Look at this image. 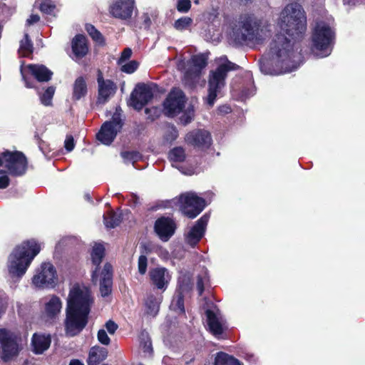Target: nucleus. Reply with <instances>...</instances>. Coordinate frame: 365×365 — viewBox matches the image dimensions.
<instances>
[{
    "instance_id": "obj_34",
    "label": "nucleus",
    "mask_w": 365,
    "mask_h": 365,
    "mask_svg": "<svg viewBox=\"0 0 365 365\" xmlns=\"http://www.w3.org/2000/svg\"><path fill=\"white\" fill-rule=\"evenodd\" d=\"M168 159L173 163H182L186 159L185 149L181 146L172 148L168 153Z\"/></svg>"
},
{
    "instance_id": "obj_46",
    "label": "nucleus",
    "mask_w": 365,
    "mask_h": 365,
    "mask_svg": "<svg viewBox=\"0 0 365 365\" xmlns=\"http://www.w3.org/2000/svg\"><path fill=\"white\" fill-rule=\"evenodd\" d=\"M148 267V258L145 255H141L138 257V272L141 275H144L147 272Z\"/></svg>"
},
{
    "instance_id": "obj_51",
    "label": "nucleus",
    "mask_w": 365,
    "mask_h": 365,
    "mask_svg": "<svg viewBox=\"0 0 365 365\" xmlns=\"http://www.w3.org/2000/svg\"><path fill=\"white\" fill-rule=\"evenodd\" d=\"M105 327L110 334H113L118 328V324L113 320L110 319L106 322Z\"/></svg>"
},
{
    "instance_id": "obj_3",
    "label": "nucleus",
    "mask_w": 365,
    "mask_h": 365,
    "mask_svg": "<svg viewBox=\"0 0 365 365\" xmlns=\"http://www.w3.org/2000/svg\"><path fill=\"white\" fill-rule=\"evenodd\" d=\"M41 249L40 244L34 239L24 240L16 246L9 256V272L21 277Z\"/></svg>"
},
{
    "instance_id": "obj_59",
    "label": "nucleus",
    "mask_w": 365,
    "mask_h": 365,
    "mask_svg": "<svg viewBox=\"0 0 365 365\" xmlns=\"http://www.w3.org/2000/svg\"><path fill=\"white\" fill-rule=\"evenodd\" d=\"M34 138L36 140L39 148L43 151L46 143L40 138L38 133H35Z\"/></svg>"
},
{
    "instance_id": "obj_16",
    "label": "nucleus",
    "mask_w": 365,
    "mask_h": 365,
    "mask_svg": "<svg viewBox=\"0 0 365 365\" xmlns=\"http://www.w3.org/2000/svg\"><path fill=\"white\" fill-rule=\"evenodd\" d=\"M97 82L98 85L97 102L104 104L115 93L117 86L113 81L104 80L101 70L98 71Z\"/></svg>"
},
{
    "instance_id": "obj_58",
    "label": "nucleus",
    "mask_w": 365,
    "mask_h": 365,
    "mask_svg": "<svg viewBox=\"0 0 365 365\" xmlns=\"http://www.w3.org/2000/svg\"><path fill=\"white\" fill-rule=\"evenodd\" d=\"M178 136V130L175 128H173L168 134L166 135V140L173 141L176 140Z\"/></svg>"
},
{
    "instance_id": "obj_19",
    "label": "nucleus",
    "mask_w": 365,
    "mask_h": 365,
    "mask_svg": "<svg viewBox=\"0 0 365 365\" xmlns=\"http://www.w3.org/2000/svg\"><path fill=\"white\" fill-rule=\"evenodd\" d=\"M134 0H116L109 8L110 14L117 19H128L133 14Z\"/></svg>"
},
{
    "instance_id": "obj_4",
    "label": "nucleus",
    "mask_w": 365,
    "mask_h": 365,
    "mask_svg": "<svg viewBox=\"0 0 365 365\" xmlns=\"http://www.w3.org/2000/svg\"><path fill=\"white\" fill-rule=\"evenodd\" d=\"M282 14L281 29L285 34L294 41L302 38L307 29V17L302 5L289 4Z\"/></svg>"
},
{
    "instance_id": "obj_9",
    "label": "nucleus",
    "mask_w": 365,
    "mask_h": 365,
    "mask_svg": "<svg viewBox=\"0 0 365 365\" xmlns=\"http://www.w3.org/2000/svg\"><path fill=\"white\" fill-rule=\"evenodd\" d=\"M178 205L179 210L185 217L194 219L205 209L206 201L195 192H186L178 196Z\"/></svg>"
},
{
    "instance_id": "obj_56",
    "label": "nucleus",
    "mask_w": 365,
    "mask_h": 365,
    "mask_svg": "<svg viewBox=\"0 0 365 365\" xmlns=\"http://www.w3.org/2000/svg\"><path fill=\"white\" fill-rule=\"evenodd\" d=\"M10 180L7 175L0 176V189H5L9 185Z\"/></svg>"
},
{
    "instance_id": "obj_12",
    "label": "nucleus",
    "mask_w": 365,
    "mask_h": 365,
    "mask_svg": "<svg viewBox=\"0 0 365 365\" xmlns=\"http://www.w3.org/2000/svg\"><path fill=\"white\" fill-rule=\"evenodd\" d=\"M153 98L152 88L144 83L136 85L130 94V106L137 110H140Z\"/></svg>"
},
{
    "instance_id": "obj_24",
    "label": "nucleus",
    "mask_w": 365,
    "mask_h": 365,
    "mask_svg": "<svg viewBox=\"0 0 365 365\" xmlns=\"http://www.w3.org/2000/svg\"><path fill=\"white\" fill-rule=\"evenodd\" d=\"M51 337L50 334H39L35 333L32 336L31 344L33 346V351L36 354H41L46 351L51 345Z\"/></svg>"
},
{
    "instance_id": "obj_48",
    "label": "nucleus",
    "mask_w": 365,
    "mask_h": 365,
    "mask_svg": "<svg viewBox=\"0 0 365 365\" xmlns=\"http://www.w3.org/2000/svg\"><path fill=\"white\" fill-rule=\"evenodd\" d=\"M105 123H110V128L113 129H117L118 131H119L123 125V122L120 115L115 114L113 115L111 120L106 121Z\"/></svg>"
},
{
    "instance_id": "obj_1",
    "label": "nucleus",
    "mask_w": 365,
    "mask_h": 365,
    "mask_svg": "<svg viewBox=\"0 0 365 365\" xmlns=\"http://www.w3.org/2000/svg\"><path fill=\"white\" fill-rule=\"evenodd\" d=\"M93 299L90 289L76 283L67 298L64 329L67 336L78 335L86 327Z\"/></svg>"
},
{
    "instance_id": "obj_63",
    "label": "nucleus",
    "mask_w": 365,
    "mask_h": 365,
    "mask_svg": "<svg viewBox=\"0 0 365 365\" xmlns=\"http://www.w3.org/2000/svg\"><path fill=\"white\" fill-rule=\"evenodd\" d=\"M240 1L246 5L249 3H252V0H240Z\"/></svg>"
},
{
    "instance_id": "obj_61",
    "label": "nucleus",
    "mask_w": 365,
    "mask_h": 365,
    "mask_svg": "<svg viewBox=\"0 0 365 365\" xmlns=\"http://www.w3.org/2000/svg\"><path fill=\"white\" fill-rule=\"evenodd\" d=\"M69 365H84V364L78 359H72V360H71Z\"/></svg>"
},
{
    "instance_id": "obj_44",
    "label": "nucleus",
    "mask_w": 365,
    "mask_h": 365,
    "mask_svg": "<svg viewBox=\"0 0 365 365\" xmlns=\"http://www.w3.org/2000/svg\"><path fill=\"white\" fill-rule=\"evenodd\" d=\"M139 63L138 61L135 60L130 61L128 63L124 64L122 66L120 70L121 71L128 73L131 74L134 73L138 68Z\"/></svg>"
},
{
    "instance_id": "obj_32",
    "label": "nucleus",
    "mask_w": 365,
    "mask_h": 365,
    "mask_svg": "<svg viewBox=\"0 0 365 365\" xmlns=\"http://www.w3.org/2000/svg\"><path fill=\"white\" fill-rule=\"evenodd\" d=\"M103 220L107 228H115L120 224L122 216L110 210L103 215Z\"/></svg>"
},
{
    "instance_id": "obj_36",
    "label": "nucleus",
    "mask_w": 365,
    "mask_h": 365,
    "mask_svg": "<svg viewBox=\"0 0 365 365\" xmlns=\"http://www.w3.org/2000/svg\"><path fill=\"white\" fill-rule=\"evenodd\" d=\"M191 61L197 73H200L207 65V58L203 53L192 56Z\"/></svg>"
},
{
    "instance_id": "obj_7",
    "label": "nucleus",
    "mask_w": 365,
    "mask_h": 365,
    "mask_svg": "<svg viewBox=\"0 0 365 365\" xmlns=\"http://www.w3.org/2000/svg\"><path fill=\"white\" fill-rule=\"evenodd\" d=\"M0 174L8 173L14 177L22 176L27 170L28 160L21 151L6 150L0 154Z\"/></svg>"
},
{
    "instance_id": "obj_28",
    "label": "nucleus",
    "mask_w": 365,
    "mask_h": 365,
    "mask_svg": "<svg viewBox=\"0 0 365 365\" xmlns=\"http://www.w3.org/2000/svg\"><path fill=\"white\" fill-rule=\"evenodd\" d=\"M88 93L86 81L83 76L78 77L73 85L72 100L77 101L84 98Z\"/></svg>"
},
{
    "instance_id": "obj_22",
    "label": "nucleus",
    "mask_w": 365,
    "mask_h": 365,
    "mask_svg": "<svg viewBox=\"0 0 365 365\" xmlns=\"http://www.w3.org/2000/svg\"><path fill=\"white\" fill-rule=\"evenodd\" d=\"M209 331L215 336L219 337L226 330L214 311L208 309L205 312Z\"/></svg>"
},
{
    "instance_id": "obj_20",
    "label": "nucleus",
    "mask_w": 365,
    "mask_h": 365,
    "mask_svg": "<svg viewBox=\"0 0 365 365\" xmlns=\"http://www.w3.org/2000/svg\"><path fill=\"white\" fill-rule=\"evenodd\" d=\"M113 274V266L110 263L106 262L101 272L100 280V292L103 297H108L112 292Z\"/></svg>"
},
{
    "instance_id": "obj_31",
    "label": "nucleus",
    "mask_w": 365,
    "mask_h": 365,
    "mask_svg": "<svg viewBox=\"0 0 365 365\" xmlns=\"http://www.w3.org/2000/svg\"><path fill=\"white\" fill-rule=\"evenodd\" d=\"M186 294L175 291L173 295L171 307L173 310L179 314H185V296Z\"/></svg>"
},
{
    "instance_id": "obj_39",
    "label": "nucleus",
    "mask_w": 365,
    "mask_h": 365,
    "mask_svg": "<svg viewBox=\"0 0 365 365\" xmlns=\"http://www.w3.org/2000/svg\"><path fill=\"white\" fill-rule=\"evenodd\" d=\"M54 86H48L41 96V101L44 106H49L55 93Z\"/></svg>"
},
{
    "instance_id": "obj_8",
    "label": "nucleus",
    "mask_w": 365,
    "mask_h": 365,
    "mask_svg": "<svg viewBox=\"0 0 365 365\" xmlns=\"http://www.w3.org/2000/svg\"><path fill=\"white\" fill-rule=\"evenodd\" d=\"M335 34L331 28L324 22L317 23L312 36L314 49L321 51L324 56H327L334 43Z\"/></svg>"
},
{
    "instance_id": "obj_64",
    "label": "nucleus",
    "mask_w": 365,
    "mask_h": 365,
    "mask_svg": "<svg viewBox=\"0 0 365 365\" xmlns=\"http://www.w3.org/2000/svg\"><path fill=\"white\" fill-rule=\"evenodd\" d=\"M140 335H141L142 336H148V332H147L145 330H143V331H141Z\"/></svg>"
},
{
    "instance_id": "obj_60",
    "label": "nucleus",
    "mask_w": 365,
    "mask_h": 365,
    "mask_svg": "<svg viewBox=\"0 0 365 365\" xmlns=\"http://www.w3.org/2000/svg\"><path fill=\"white\" fill-rule=\"evenodd\" d=\"M143 349L145 352H150L153 351L151 342H145L143 346Z\"/></svg>"
},
{
    "instance_id": "obj_23",
    "label": "nucleus",
    "mask_w": 365,
    "mask_h": 365,
    "mask_svg": "<svg viewBox=\"0 0 365 365\" xmlns=\"http://www.w3.org/2000/svg\"><path fill=\"white\" fill-rule=\"evenodd\" d=\"M71 48L73 54L78 58L86 56L88 52V40L83 34H77L72 39Z\"/></svg>"
},
{
    "instance_id": "obj_10",
    "label": "nucleus",
    "mask_w": 365,
    "mask_h": 365,
    "mask_svg": "<svg viewBox=\"0 0 365 365\" xmlns=\"http://www.w3.org/2000/svg\"><path fill=\"white\" fill-rule=\"evenodd\" d=\"M19 340L20 337L16 333L6 328L0 329L1 359L4 362H8L19 355Z\"/></svg>"
},
{
    "instance_id": "obj_15",
    "label": "nucleus",
    "mask_w": 365,
    "mask_h": 365,
    "mask_svg": "<svg viewBox=\"0 0 365 365\" xmlns=\"http://www.w3.org/2000/svg\"><path fill=\"white\" fill-rule=\"evenodd\" d=\"M210 219V215L204 214L199 218L185 235V242L192 247H195L205 235L206 227Z\"/></svg>"
},
{
    "instance_id": "obj_40",
    "label": "nucleus",
    "mask_w": 365,
    "mask_h": 365,
    "mask_svg": "<svg viewBox=\"0 0 365 365\" xmlns=\"http://www.w3.org/2000/svg\"><path fill=\"white\" fill-rule=\"evenodd\" d=\"M192 23V19L188 16H184L178 19L174 23V27L177 30L182 31L189 27Z\"/></svg>"
},
{
    "instance_id": "obj_26",
    "label": "nucleus",
    "mask_w": 365,
    "mask_h": 365,
    "mask_svg": "<svg viewBox=\"0 0 365 365\" xmlns=\"http://www.w3.org/2000/svg\"><path fill=\"white\" fill-rule=\"evenodd\" d=\"M117 133V129L111 128L110 123H103L96 134V138L103 144L109 145L115 140Z\"/></svg>"
},
{
    "instance_id": "obj_25",
    "label": "nucleus",
    "mask_w": 365,
    "mask_h": 365,
    "mask_svg": "<svg viewBox=\"0 0 365 365\" xmlns=\"http://www.w3.org/2000/svg\"><path fill=\"white\" fill-rule=\"evenodd\" d=\"M27 68L38 82H48L52 78L53 72L43 64H29Z\"/></svg>"
},
{
    "instance_id": "obj_54",
    "label": "nucleus",
    "mask_w": 365,
    "mask_h": 365,
    "mask_svg": "<svg viewBox=\"0 0 365 365\" xmlns=\"http://www.w3.org/2000/svg\"><path fill=\"white\" fill-rule=\"evenodd\" d=\"M22 79L24 81L25 86L28 88H33L35 87L34 81L31 77L26 76L21 72Z\"/></svg>"
},
{
    "instance_id": "obj_47",
    "label": "nucleus",
    "mask_w": 365,
    "mask_h": 365,
    "mask_svg": "<svg viewBox=\"0 0 365 365\" xmlns=\"http://www.w3.org/2000/svg\"><path fill=\"white\" fill-rule=\"evenodd\" d=\"M190 0H178L177 2V10L180 13H187L191 8Z\"/></svg>"
},
{
    "instance_id": "obj_17",
    "label": "nucleus",
    "mask_w": 365,
    "mask_h": 365,
    "mask_svg": "<svg viewBox=\"0 0 365 365\" xmlns=\"http://www.w3.org/2000/svg\"><path fill=\"white\" fill-rule=\"evenodd\" d=\"M186 142L200 149H208L212 143L210 132L204 129H197L189 132L185 137Z\"/></svg>"
},
{
    "instance_id": "obj_18",
    "label": "nucleus",
    "mask_w": 365,
    "mask_h": 365,
    "mask_svg": "<svg viewBox=\"0 0 365 365\" xmlns=\"http://www.w3.org/2000/svg\"><path fill=\"white\" fill-rule=\"evenodd\" d=\"M150 283L158 289L165 291L171 280L168 269L163 267L152 268L149 271Z\"/></svg>"
},
{
    "instance_id": "obj_37",
    "label": "nucleus",
    "mask_w": 365,
    "mask_h": 365,
    "mask_svg": "<svg viewBox=\"0 0 365 365\" xmlns=\"http://www.w3.org/2000/svg\"><path fill=\"white\" fill-rule=\"evenodd\" d=\"M20 48L25 53L24 56H28L29 54L33 53L34 46L28 34H25L24 39L20 42Z\"/></svg>"
},
{
    "instance_id": "obj_52",
    "label": "nucleus",
    "mask_w": 365,
    "mask_h": 365,
    "mask_svg": "<svg viewBox=\"0 0 365 365\" xmlns=\"http://www.w3.org/2000/svg\"><path fill=\"white\" fill-rule=\"evenodd\" d=\"M197 289L198 290V294L201 296L205 290L204 281L203 278L200 275H197Z\"/></svg>"
},
{
    "instance_id": "obj_27",
    "label": "nucleus",
    "mask_w": 365,
    "mask_h": 365,
    "mask_svg": "<svg viewBox=\"0 0 365 365\" xmlns=\"http://www.w3.org/2000/svg\"><path fill=\"white\" fill-rule=\"evenodd\" d=\"M108 351L105 347L94 346L91 348L87 359V365H98L108 356Z\"/></svg>"
},
{
    "instance_id": "obj_30",
    "label": "nucleus",
    "mask_w": 365,
    "mask_h": 365,
    "mask_svg": "<svg viewBox=\"0 0 365 365\" xmlns=\"http://www.w3.org/2000/svg\"><path fill=\"white\" fill-rule=\"evenodd\" d=\"M214 365H242V364L233 356L220 351L215 356Z\"/></svg>"
},
{
    "instance_id": "obj_13",
    "label": "nucleus",
    "mask_w": 365,
    "mask_h": 365,
    "mask_svg": "<svg viewBox=\"0 0 365 365\" xmlns=\"http://www.w3.org/2000/svg\"><path fill=\"white\" fill-rule=\"evenodd\" d=\"M177 224L173 217L161 216L154 223L153 230L155 235L163 242H168L175 234Z\"/></svg>"
},
{
    "instance_id": "obj_62",
    "label": "nucleus",
    "mask_w": 365,
    "mask_h": 365,
    "mask_svg": "<svg viewBox=\"0 0 365 365\" xmlns=\"http://www.w3.org/2000/svg\"><path fill=\"white\" fill-rule=\"evenodd\" d=\"M143 248H144V250H145V251H144V252H145L146 254H149V253H150V252H151V250H150V249L147 245H143Z\"/></svg>"
},
{
    "instance_id": "obj_55",
    "label": "nucleus",
    "mask_w": 365,
    "mask_h": 365,
    "mask_svg": "<svg viewBox=\"0 0 365 365\" xmlns=\"http://www.w3.org/2000/svg\"><path fill=\"white\" fill-rule=\"evenodd\" d=\"M142 19L144 28L146 29H150L152 22L149 14L148 13H144L142 16Z\"/></svg>"
},
{
    "instance_id": "obj_53",
    "label": "nucleus",
    "mask_w": 365,
    "mask_h": 365,
    "mask_svg": "<svg viewBox=\"0 0 365 365\" xmlns=\"http://www.w3.org/2000/svg\"><path fill=\"white\" fill-rule=\"evenodd\" d=\"M132 55V50L130 48H125L123 50L119 61H125L129 59Z\"/></svg>"
},
{
    "instance_id": "obj_49",
    "label": "nucleus",
    "mask_w": 365,
    "mask_h": 365,
    "mask_svg": "<svg viewBox=\"0 0 365 365\" xmlns=\"http://www.w3.org/2000/svg\"><path fill=\"white\" fill-rule=\"evenodd\" d=\"M97 337L99 342L103 345H108L110 342V339L104 329L98 330Z\"/></svg>"
},
{
    "instance_id": "obj_38",
    "label": "nucleus",
    "mask_w": 365,
    "mask_h": 365,
    "mask_svg": "<svg viewBox=\"0 0 365 365\" xmlns=\"http://www.w3.org/2000/svg\"><path fill=\"white\" fill-rule=\"evenodd\" d=\"M120 155L123 160L133 162V163L140 160L142 158L141 153L137 150L123 151L120 153Z\"/></svg>"
},
{
    "instance_id": "obj_50",
    "label": "nucleus",
    "mask_w": 365,
    "mask_h": 365,
    "mask_svg": "<svg viewBox=\"0 0 365 365\" xmlns=\"http://www.w3.org/2000/svg\"><path fill=\"white\" fill-rule=\"evenodd\" d=\"M75 143L73 137L71 135H66L64 141V148L68 152H71L74 149Z\"/></svg>"
},
{
    "instance_id": "obj_57",
    "label": "nucleus",
    "mask_w": 365,
    "mask_h": 365,
    "mask_svg": "<svg viewBox=\"0 0 365 365\" xmlns=\"http://www.w3.org/2000/svg\"><path fill=\"white\" fill-rule=\"evenodd\" d=\"M40 21V16L38 14H31L26 21L28 25H32Z\"/></svg>"
},
{
    "instance_id": "obj_14",
    "label": "nucleus",
    "mask_w": 365,
    "mask_h": 365,
    "mask_svg": "<svg viewBox=\"0 0 365 365\" xmlns=\"http://www.w3.org/2000/svg\"><path fill=\"white\" fill-rule=\"evenodd\" d=\"M57 279L56 270L50 262H44L41 266V271L32 279L33 283L39 287H53Z\"/></svg>"
},
{
    "instance_id": "obj_42",
    "label": "nucleus",
    "mask_w": 365,
    "mask_h": 365,
    "mask_svg": "<svg viewBox=\"0 0 365 365\" xmlns=\"http://www.w3.org/2000/svg\"><path fill=\"white\" fill-rule=\"evenodd\" d=\"M146 307L148 309V313L152 315L157 314L159 309V305L156 302V299L151 296L146 301Z\"/></svg>"
},
{
    "instance_id": "obj_5",
    "label": "nucleus",
    "mask_w": 365,
    "mask_h": 365,
    "mask_svg": "<svg viewBox=\"0 0 365 365\" xmlns=\"http://www.w3.org/2000/svg\"><path fill=\"white\" fill-rule=\"evenodd\" d=\"M261 26V21L253 14L242 16L239 21V27L233 31L235 42L239 45H249L258 42L260 39Z\"/></svg>"
},
{
    "instance_id": "obj_21",
    "label": "nucleus",
    "mask_w": 365,
    "mask_h": 365,
    "mask_svg": "<svg viewBox=\"0 0 365 365\" xmlns=\"http://www.w3.org/2000/svg\"><path fill=\"white\" fill-rule=\"evenodd\" d=\"M62 308V302L56 295H53L49 301L45 304L43 317L46 322L53 323Z\"/></svg>"
},
{
    "instance_id": "obj_33",
    "label": "nucleus",
    "mask_w": 365,
    "mask_h": 365,
    "mask_svg": "<svg viewBox=\"0 0 365 365\" xmlns=\"http://www.w3.org/2000/svg\"><path fill=\"white\" fill-rule=\"evenodd\" d=\"M192 287V279L187 274L180 276L178 279L177 287L175 291L188 294Z\"/></svg>"
},
{
    "instance_id": "obj_29",
    "label": "nucleus",
    "mask_w": 365,
    "mask_h": 365,
    "mask_svg": "<svg viewBox=\"0 0 365 365\" xmlns=\"http://www.w3.org/2000/svg\"><path fill=\"white\" fill-rule=\"evenodd\" d=\"M92 263L96 266L95 270L92 273V278L97 277V272L100 269V264L105 257V247L101 244H96L92 249L91 253Z\"/></svg>"
},
{
    "instance_id": "obj_11",
    "label": "nucleus",
    "mask_w": 365,
    "mask_h": 365,
    "mask_svg": "<svg viewBox=\"0 0 365 365\" xmlns=\"http://www.w3.org/2000/svg\"><path fill=\"white\" fill-rule=\"evenodd\" d=\"M187 100L185 93L180 88H173L163 102L165 114L172 118L178 115L182 112Z\"/></svg>"
},
{
    "instance_id": "obj_41",
    "label": "nucleus",
    "mask_w": 365,
    "mask_h": 365,
    "mask_svg": "<svg viewBox=\"0 0 365 365\" xmlns=\"http://www.w3.org/2000/svg\"><path fill=\"white\" fill-rule=\"evenodd\" d=\"M56 6L55 4H53L50 0H46L43 1L39 6L40 11L46 14L52 15L54 13Z\"/></svg>"
},
{
    "instance_id": "obj_43",
    "label": "nucleus",
    "mask_w": 365,
    "mask_h": 365,
    "mask_svg": "<svg viewBox=\"0 0 365 365\" xmlns=\"http://www.w3.org/2000/svg\"><path fill=\"white\" fill-rule=\"evenodd\" d=\"M194 118L193 108H188L180 117V121L182 125H186L192 122Z\"/></svg>"
},
{
    "instance_id": "obj_2",
    "label": "nucleus",
    "mask_w": 365,
    "mask_h": 365,
    "mask_svg": "<svg viewBox=\"0 0 365 365\" xmlns=\"http://www.w3.org/2000/svg\"><path fill=\"white\" fill-rule=\"evenodd\" d=\"M294 42L283 34H277L269 43V53L279 73L291 72L302 63V54L295 52Z\"/></svg>"
},
{
    "instance_id": "obj_35",
    "label": "nucleus",
    "mask_w": 365,
    "mask_h": 365,
    "mask_svg": "<svg viewBox=\"0 0 365 365\" xmlns=\"http://www.w3.org/2000/svg\"><path fill=\"white\" fill-rule=\"evenodd\" d=\"M85 29L91 38L101 45L105 44V39L101 33L91 24H86Z\"/></svg>"
},
{
    "instance_id": "obj_6",
    "label": "nucleus",
    "mask_w": 365,
    "mask_h": 365,
    "mask_svg": "<svg viewBox=\"0 0 365 365\" xmlns=\"http://www.w3.org/2000/svg\"><path fill=\"white\" fill-rule=\"evenodd\" d=\"M240 66L230 61L220 64L215 71H211L208 79V95L206 98L207 104L212 107L215 104L217 93L225 85V78L230 71L237 70Z\"/></svg>"
},
{
    "instance_id": "obj_45",
    "label": "nucleus",
    "mask_w": 365,
    "mask_h": 365,
    "mask_svg": "<svg viewBox=\"0 0 365 365\" xmlns=\"http://www.w3.org/2000/svg\"><path fill=\"white\" fill-rule=\"evenodd\" d=\"M145 114L148 115L147 119L150 121H154L160 117V110L158 107L146 108L145 109Z\"/></svg>"
}]
</instances>
